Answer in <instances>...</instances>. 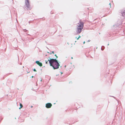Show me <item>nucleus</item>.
I'll return each instance as SVG.
<instances>
[{
    "label": "nucleus",
    "instance_id": "2f4dec72",
    "mask_svg": "<svg viewBox=\"0 0 125 125\" xmlns=\"http://www.w3.org/2000/svg\"><path fill=\"white\" fill-rule=\"evenodd\" d=\"M89 41H90L89 40L88 41V42H89Z\"/></svg>",
    "mask_w": 125,
    "mask_h": 125
},
{
    "label": "nucleus",
    "instance_id": "5701e85b",
    "mask_svg": "<svg viewBox=\"0 0 125 125\" xmlns=\"http://www.w3.org/2000/svg\"><path fill=\"white\" fill-rule=\"evenodd\" d=\"M51 12H51V14H52L53 13H51Z\"/></svg>",
    "mask_w": 125,
    "mask_h": 125
},
{
    "label": "nucleus",
    "instance_id": "f3484780",
    "mask_svg": "<svg viewBox=\"0 0 125 125\" xmlns=\"http://www.w3.org/2000/svg\"><path fill=\"white\" fill-rule=\"evenodd\" d=\"M85 43V41H84L83 42V44H84V43Z\"/></svg>",
    "mask_w": 125,
    "mask_h": 125
},
{
    "label": "nucleus",
    "instance_id": "2eb2a0df",
    "mask_svg": "<svg viewBox=\"0 0 125 125\" xmlns=\"http://www.w3.org/2000/svg\"><path fill=\"white\" fill-rule=\"evenodd\" d=\"M109 5H110V7H111V4L110 3H109Z\"/></svg>",
    "mask_w": 125,
    "mask_h": 125
},
{
    "label": "nucleus",
    "instance_id": "c756f323",
    "mask_svg": "<svg viewBox=\"0 0 125 125\" xmlns=\"http://www.w3.org/2000/svg\"><path fill=\"white\" fill-rule=\"evenodd\" d=\"M77 37H75V38H77Z\"/></svg>",
    "mask_w": 125,
    "mask_h": 125
},
{
    "label": "nucleus",
    "instance_id": "f704fd0d",
    "mask_svg": "<svg viewBox=\"0 0 125 125\" xmlns=\"http://www.w3.org/2000/svg\"><path fill=\"white\" fill-rule=\"evenodd\" d=\"M65 67H66V65H65Z\"/></svg>",
    "mask_w": 125,
    "mask_h": 125
},
{
    "label": "nucleus",
    "instance_id": "473e14b6",
    "mask_svg": "<svg viewBox=\"0 0 125 125\" xmlns=\"http://www.w3.org/2000/svg\"><path fill=\"white\" fill-rule=\"evenodd\" d=\"M28 34V35H30L29 34Z\"/></svg>",
    "mask_w": 125,
    "mask_h": 125
},
{
    "label": "nucleus",
    "instance_id": "c85d7f7f",
    "mask_svg": "<svg viewBox=\"0 0 125 125\" xmlns=\"http://www.w3.org/2000/svg\"><path fill=\"white\" fill-rule=\"evenodd\" d=\"M115 26H116V25H115L114 26H115Z\"/></svg>",
    "mask_w": 125,
    "mask_h": 125
},
{
    "label": "nucleus",
    "instance_id": "9b49d317",
    "mask_svg": "<svg viewBox=\"0 0 125 125\" xmlns=\"http://www.w3.org/2000/svg\"><path fill=\"white\" fill-rule=\"evenodd\" d=\"M39 62V61H36V62H35V63H36L37 64H38Z\"/></svg>",
    "mask_w": 125,
    "mask_h": 125
},
{
    "label": "nucleus",
    "instance_id": "f257e3e1",
    "mask_svg": "<svg viewBox=\"0 0 125 125\" xmlns=\"http://www.w3.org/2000/svg\"><path fill=\"white\" fill-rule=\"evenodd\" d=\"M49 63L50 65L52 66L54 70L58 69L59 67L60 66V64L58 61L55 58H50Z\"/></svg>",
    "mask_w": 125,
    "mask_h": 125
},
{
    "label": "nucleus",
    "instance_id": "7c9ffc66",
    "mask_svg": "<svg viewBox=\"0 0 125 125\" xmlns=\"http://www.w3.org/2000/svg\"><path fill=\"white\" fill-rule=\"evenodd\" d=\"M33 77V76H32V78Z\"/></svg>",
    "mask_w": 125,
    "mask_h": 125
},
{
    "label": "nucleus",
    "instance_id": "aec40b11",
    "mask_svg": "<svg viewBox=\"0 0 125 125\" xmlns=\"http://www.w3.org/2000/svg\"><path fill=\"white\" fill-rule=\"evenodd\" d=\"M20 64L21 65L22 64V63H20Z\"/></svg>",
    "mask_w": 125,
    "mask_h": 125
},
{
    "label": "nucleus",
    "instance_id": "bb28decb",
    "mask_svg": "<svg viewBox=\"0 0 125 125\" xmlns=\"http://www.w3.org/2000/svg\"><path fill=\"white\" fill-rule=\"evenodd\" d=\"M61 74H62V73L61 72Z\"/></svg>",
    "mask_w": 125,
    "mask_h": 125
},
{
    "label": "nucleus",
    "instance_id": "6ab92c4d",
    "mask_svg": "<svg viewBox=\"0 0 125 125\" xmlns=\"http://www.w3.org/2000/svg\"><path fill=\"white\" fill-rule=\"evenodd\" d=\"M56 59H57V58H58V57L56 56Z\"/></svg>",
    "mask_w": 125,
    "mask_h": 125
},
{
    "label": "nucleus",
    "instance_id": "6e6552de",
    "mask_svg": "<svg viewBox=\"0 0 125 125\" xmlns=\"http://www.w3.org/2000/svg\"><path fill=\"white\" fill-rule=\"evenodd\" d=\"M20 107L19 108V109H20L21 108L23 107V106L22 104L21 103H20Z\"/></svg>",
    "mask_w": 125,
    "mask_h": 125
},
{
    "label": "nucleus",
    "instance_id": "4468645a",
    "mask_svg": "<svg viewBox=\"0 0 125 125\" xmlns=\"http://www.w3.org/2000/svg\"><path fill=\"white\" fill-rule=\"evenodd\" d=\"M33 71H36V69L35 68L33 69Z\"/></svg>",
    "mask_w": 125,
    "mask_h": 125
},
{
    "label": "nucleus",
    "instance_id": "4be33fe9",
    "mask_svg": "<svg viewBox=\"0 0 125 125\" xmlns=\"http://www.w3.org/2000/svg\"><path fill=\"white\" fill-rule=\"evenodd\" d=\"M109 45V43H108L107 44V45Z\"/></svg>",
    "mask_w": 125,
    "mask_h": 125
},
{
    "label": "nucleus",
    "instance_id": "423d86ee",
    "mask_svg": "<svg viewBox=\"0 0 125 125\" xmlns=\"http://www.w3.org/2000/svg\"><path fill=\"white\" fill-rule=\"evenodd\" d=\"M105 48V47L104 46H102L101 47V50H102L103 51L104 50V49Z\"/></svg>",
    "mask_w": 125,
    "mask_h": 125
},
{
    "label": "nucleus",
    "instance_id": "dca6fc26",
    "mask_svg": "<svg viewBox=\"0 0 125 125\" xmlns=\"http://www.w3.org/2000/svg\"><path fill=\"white\" fill-rule=\"evenodd\" d=\"M52 53H53V54H54V51H52Z\"/></svg>",
    "mask_w": 125,
    "mask_h": 125
},
{
    "label": "nucleus",
    "instance_id": "a878e982",
    "mask_svg": "<svg viewBox=\"0 0 125 125\" xmlns=\"http://www.w3.org/2000/svg\"><path fill=\"white\" fill-rule=\"evenodd\" d=\"M40 81H42V80L41 79V80H40Z\"/></svg>",
    "mask_w": 125,
    "mask_h": 125
},
{
    "label": "nucleus",
    "instance_id": "f8f14e48",
    "mask_svg": "<svg viewBox=\"0 0 125 125\" xmlns=\"http://www.w3.org/2000/svg\"><path fill=\"white\" fill-rule=\"evenodd\" d=\"M27 31V30L25 29L23 30V31L25 32H26Z\"/></svg>",
    "mask_w": 125,
    "mask_h": 125
},
{
    "label": "nucleus",
    "instance_id": "72a5a7b5",
    "mask_svg": "<svg viewBox=\"0 0 125 125\" xmlns=\"http://www.w3.org/2000/svg\"><path fill=\"white\" fill-rule=\"evenodd\" d=\"M52 53H50V54H51Z\"/></svg>",
    "mask_w": 125,
    "mask_h": 125
},
{
    "label": "nucleus",
    "instance_id": "cd10ccee",
    "mask_svg": "<svg viewBox=\"0 0 125 125\" xmlns=\"http://www.w3.org/2000/svg\"><path fill=\"white\" fill-rule=\"evenodd\" d=\"M112 96V97H114V98H115V97H114V96Z\"/></svg>",
    "mask_w": 125,
    "mask_h": 125
},
{
    "label": "nucleus",
    "instance_id": "b1692460",
    "mask_svg": "<svg viewBox=\"0 0 125 125\" xmlns=\"http://www.w3.org/2000/svg\"><path fill=\"white\" fill-rule=\"evenodd\" d=\"M54 55H55V56H56V54H55Z\"/></svg>",
    "mask_w": 125,
    "mask_h": 125
},
{
    "label": "nucleus",
    "instance_id": "1a4fd4ad",
    "mask_svg": "<svg viewBox=\"0 0 125 125\" xmlns=\"http://www.w3.org/2000/svg\"><path fill=\"white\" fill-rule=\"evenodd\" d=\"M122 115H120L119 117V119L120 120L122 119Z\"/></svg>",
    "mask_w": 125,
    "mask_h": 125
},
{
    "label": "nucleus",
    "instance_id": "ddd939ff",
    "mask_svg": "<svg viewBox=\"0 0 125 125\" xmlns=\"http://www.w3.org/2000/svg\"><path fill=\"white\" fill-rule=\"evenodd\" d=\"M81 37V36H80V35H79V37H78L77 38V40H78V39H79V38H80Z\"/></svg>",
    "mask_w": 125,
    "mask_h": 125
},
{
    "label": "nucleus",
    "instance_id": "0eeeda50",
    "mask_svg": "<svg viewBox=\"0 0 125 125\" xmlns=\"http://www.w3.org/2000/svg\"><path fill=\"white\" fill-rule=\"evenodd\" d=\"M38 65L39 66H42V63L40 62H39V63L38 64Z\"/></svg>",
    "mask_w": 125,
    "mask_h": 125
},
{
    "label": "nucleus",
    "instance_id": "39448f33",
    "mask_svg": "<svg viewBox=\"0 0 125 125\" xmlns=\"http://www.w3.org/2000/svg\"><path fill=\"white\" fill-rule=\"evenodd\" d=\"M121 13L123 17H125V10H122Z\"/></svg>",
    "mask_w": 125,
    "mask_h": 125
},
{
    "label": "nucleus",
    "instance_id": "412c9836",
    "mask_svg": "<svg viewBox=\"0 0 125 125\" xmlns=\"http://www.w3.org/2000/svg\"><path fill=\"white\" fill-rule=\"evenodd\" d=\"M32 107H33V106H31V108H32Z\"/></svg>",
    "mask_w": 125,
    "mask_h": 125
},
{
    "label": "nucleus",
    "instance_id": "7ed1b4c3",
    "mask_svg": "<svg viewBox=\"0 0 125 125\" xmlns=\"http://www.w3.org/2000/svg\"><path fill=\"white\" fill-rule=\"evenodd\" d=\"M25 3L26 9L28 10H30L31 9V8L30 7V3L29 0H25Z\"/></svg>",
    "mask_w": 125,
    "mask_h": 125
},
{
    "label": "nucleus",
    "instance_id": "9d476101",
    "mask_svg": "<svg viewBox=\"0 0 125 125\" xmlns=\"http://www.w3.org/2000/svg\"><path fill=\"white\" fill-rule=\"evenodd\" d=\"M49 60H50V59L49 60L48 59L47 61H46V60H45V62L46 64H48V61H49Z\"/></svg>",
    "mask_w": 125,
    "mask_h": 125
},
{
    "label": "nucleus",
    "instance_id": "393cba45",
    "mask_svg": "<svg viewBox=\"0 0 125 125\" xmlns=\"http://www.w3.org/2000/svg\"><path fill=\"white\" fill-rule=\"evenodd\" d=\"M71 59H73V57H71Z\"/></svg>",
    "mask_w": 125,
    "mask_h": 125
},
{
    "label": "nucleus",
    "instance_id": "f03ea898",
    "mask_svg": "<svg viewBox=\"0 0 125 125\" xmlns=\"http://www.w3.org/2000/svg\"><path fill=\"white\" fill-rule=\"evenodd\" d=\"M78 24H79V25H77L78 27L77 28V30L76 31V34H79L81 33L84 26L83 22L80 21Z\"/></svg>",
    "mask_w": 125,
    "mask_h": 125
},
{
    "label": "nucleus",
    "instance_id": "a211bd4d",
    "mask_svg": "<svg viewBox=\"0 0 125 125\" xmlns=\"http://www.w3.org/2000/svg\"><path fill=\"white\" fill-rule=\"evenodd\" d=\"M31 21H29V23H30Z\"/></svg>",
    "mask_w": 125,
    "mask_h": 125
},
{
    "label": "nucleus",
    "instance_id": "20e7f679",
    "mask_svg": "<svg viewBox=\"0 0 125 125\" xmlns=\"http://www.w3.org/2000/svg\"><path fill=\"white\" fill-rule=\"evenodd\" d=\"M52 106V104L50 103H48L46 104L45 105L46 107L48 108H50Z\"/></svg>",
    "mask_w": 125,
    "mask_h": 125
}]
</instances>
